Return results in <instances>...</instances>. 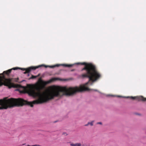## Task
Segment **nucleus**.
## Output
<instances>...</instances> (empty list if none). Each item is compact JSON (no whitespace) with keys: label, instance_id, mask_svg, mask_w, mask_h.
Masks as SVG:
<instances>
[{"label":"nucleus","instance_id":"nucleus-1","mask_svg":"<svg viewBox=\"0 0 146 146\" xmlns=\"http://www.w3.org/2000/svg\"><path fill=\"white\" fill-rule=\"evenodd\" d=\"M9 74L4 73L0 74V86L2 85L7 86L9 88H18V84H15L12 82H17L18 79L9 78ZM18 106V98L15 99L11 98L7 99L4 98L3 99L0 100V109H7L8 108Z\"/></svg>","mask_w":146,"mask_h":146},{"label":"nucleus","instance_id":"nucleus-2","mask_svg":"<svg viewBox=\"0 0 146 146\" xmlns=\"http://www.w3.org/2000/svg\"><path fill=\"white\" fill-rule=\"evenodd\" d=\"M60 65L63 66L64 67H71L73 65V64H56V65L50 66L48 65H46L44 64H42L40 65H38L36 66H31L29 67L28 68H19L18 67H15L14 68L12 69H10L9 70H8V74H9L10 73H11V71L13 70H17L18 69H21L22 70H25V71L23 73L24 74H26L27 73H29L32 70H34L40 67H44L46 68L47 67H49L50 68H54L56 67H58Z\"/></svg>","mask_w":146,"mask_h":146},{"label":"nucleus","instance_id":"nucleus-3","mask_svg":"<svg viewBox=\"0 0 146 146\" xmlns=\"http://www.w3.org/2000/svg\"><path fill=\"white\" fill-rule=\"evenodd\" d=\"M130 97L131 99L133 100H135L136 99L138 100L139 101V100H142V101H146V98H144L142 96H136V97H127V98H128Z\"/></svg>","mask_w":146,"mask_h":146},{"label":"nucleus","instance_id":"nucleus-4","mask_svg":"<svg viewBox=\"0 0 146 146\" xmlns=\"http://www.w3.org/2000/svg\"><path fill=\"white\" fill-rule=\"evenodd\" d=\"M81 144L80 143H71L70 145L71 146H81Z\"/></svg>","mask_w":146,"mask_h":146},{"label":"nucleus","instance_id":"nucleus-5","mask_svg":"<svg viewBox=\"0 0 146 146\" xmlns=\"http://www.w3.org/2000/svg\"><path fill=\"white\" fill-rule=\"evenodd\" d=\"M39 76V74H38L37 76H34L33 75H32L31 77L29 78V79H33L35 78H36L37 77H38V76Z\"/></svg>","mask_w":146,"mask_h":146},{"label":"nucleus","instance_id":"nucleus-6","mask_svg":"<svg viewBox=\"0 0 146 146\" xmlns=\"http://www.w3.org/2000/svg\"><path fill=\"white\" fill-rule=\"evenodd\" d=\"M94 121H92L91 122H88V123H89V125H90L91 126H92L93 125V123L94 122Z\"/></svg>","mask_w":146,"mask_h":146},{"label":"nucleus","instance_id":"nucleus-7","mask_svg":"<svg viewBox=\"0 0 146 146\" xmlns=\"http://www.w3.org/2000/svg\"><path fill=\"white\" fill-rule=\"evenodd\" d=\"M97 124H102V123L101 122H99L97 123Z\"/></svg>","mask_w":146,"mask_h":146},{"label":"nucleus","instance_id":"nucleus-8","mask_svg":"<svg viewBox=\"0 0 146 146\" xmlns=\"http://www.w3.org/2000/svg\"><path fill=\"white\" fill-rule=\"evenodd\" d=\"M89 124H90V123H88H88L87 124L85 125V126H88L89 125Z\"/></svg>","mask_w":146,"mask_h":146},{"label":"nucleus","instance_id":"nucleus-9","mask_svg":"<svg viewBox=\"0 0 146 146\" xmlns=\"http://www.w3.org/2000/svg\"><path fill=\"white\" fill-rule=\"evenodd\" d=\"M35 146V145H27V146Z\"/></svg>","mask_w":146,"mask_h":146},{"label":"nucleus","instance_id":"nucleus-10","mask_svg":"<svg viewBox=\"0 0 146 146\" xmlns=\"http://www.w3.org/2000/svg\"><path fill=\"white\" fill-rule=\"evenodd\" d=\"M118 97H122L121 96H118Z\"/></svg>","mask_w":146,"mask_h":146},{"label":"nucleus","instance_id":"nucleus-11","mask_svg":"<svg viewBox=\"0 0 146 146\" xmlns=\"http://www.w3.org/2000/svg\"><path fill=\"white\" fill-rule=\"evenodd\" d=\"M94 91H97V90H94Z\"/></svg>","mask_w":146,"mask_h":146},{"label":"nucleus","instance_id":"nucleus-12","mask_svg":"<svg viewBox=\"0 0 146 146\" xmlns=\"http://www.w3.org/2000/svg\"><path fill=\"white\" fill-rule=\"evenodd\" d=\"M29 74H28V76H29Z\"/></svg>","mask_w":146,"mask_h":146},{"label":"nucleus","instance_id":"nucleus-13","mask_svg":"<svg viewBox=\"0 0 146 146\" xmlns=\"http://www.w3.org/2000/svg\"><path fill=\"white\" fill-rule=\"evenodd\" d=\"M25 144H23V145H25Z\"/></svg>","mask_w":146,"mask_h":146}]
</instances>
